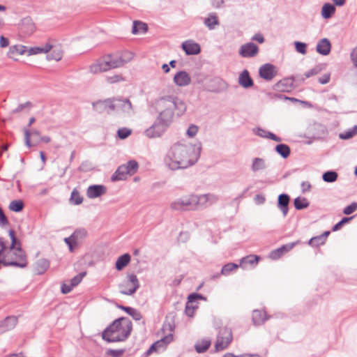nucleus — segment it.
<instances>
[{
  "label": "nucleus",
  "instance_id": "nucleus-42",
  "mask_svg": "<svg viewBox=\"0 0 357 357\" xmlns=\"http://www.w3.org/2000/svg\"><path fill=\"white\" fill-rule=\"evenodd\" d=\"M134 53L129 51H124L119 53L120 59L121 61L122 66H125L126 63L131 61L134 58Z\"/></svg>",
  "mask_w": 357,
  "mask_h": 357
},
{
  "label": "nucleus",
  "instance_id": "nucleus-6",
  "mask_svg": "<svg viewBox=\"0 0 357 357\" xmlns=\"http://www.w3.org/2000/svg\"><path fill=\"white\" fill-rule=\"evenodd\" d=\"M139 281L134 273L128 274L126 278L119 284L120 293L131 296L139 288Z\"/></svg>",
  "mask_w": 357,
  "mask_h": 357
},
{
  "label": "nucleus",
  "instance_id": "nucleus-12",
  "mask_svg": "<svg viewBox=\"0 0 357 357\" xmlns=\"http://www.w3.org/2000/svg\"><path fill=\"white\" fill-rule=\"evenodd\" d=\"M211 84L207 91L213 93H220L228 88L227 83L220 77H213L210 80Z\"/></svg>",
  "mask_w": 357,
  "mask_h": 357
},
{
  "label": "nucleus",
  "instance_id": "nucleus-50",
  "mask_svg": "<svg viewBox=\"0 0 357 357\" xmlns=\"http://www.w3.org/2000/svg\"><path fill=\"white\" fill-rule=\"evenodd\" d=\"M198 307L197 305H194L193 303H189V300L185 305V312L187 316L192 317L195 310Z\"/></svg>",
  "mask_w": 357,
  "mask_h": 357
},
{
  "label": "nucleus",
  "instance_id": "nucleus-5",
  "mask_svg": "<svg viewBox=\"0 0 357 357\" xmlns=\"http://www.w3.org/2000/svg\"><path fill=\"white\" fill-rule=\"evenodd\" d=\"M8 234L11 239V245L3 257L6 261V266L26 267L27 266L26 255L21 248L20 243L17 241L15 231L10 229Z\"/></svg>",
  "mask_w": 357,
  "mask_h": 357
},
{
  "label": "nucleus",
  "instance_id": "nucleus-63",
  "mask_svg": "<svg viewBox=\"0 0 357 357\" xmlns=\"http://www.w3.org/2000/svg\"><path fill=\"white\" fill-rule=\"evenodd\" d=\"M74 287L70 284V282H68V281L67 282H65L63 283L62 285H61V292L63 294H68L69 292H70L72 291V289H73Z\"/></svg>",
  "mask_w": 357,
  "mask_h": 357
},
{
  "label": "nucleus",
  "instance_id": "nucleus-16",
  "mask_svg": "<svg viewBox=\"0 0 357 357\" xmlns=\"http://www.w3.org/2000/svg\"><path fill=\"white\" fill-rule=\"evenodd\" d=\"M268 167L266 160L263 158L256 157L252 159L250 170L253 173L264 171Z\"/></svg>",
  "mask_w": 357,
  "mask_h": 357
},
{
  "label": "nucleus",
  "instance_id": "nucleus-45",
  "mask_svg": "<svg viewBox=\"0 0 357 357\" xmlns=\"http://www.w3.org/2000/svg\"><path fill=\"white\" fill-rule=\"evenodd\" d=\"M107 55L109 57V60L112 62V65H113L114 68L123 67L120 59L119 53L109 54Z\"/></svg>",
  "mask_w": 357,
  "mask_h": 357
},
{
  "label": "nucleus",
  "instance_id": "nucleus-64",
  "mask_svg": "<svg viewBox=\"0 0 357 357\" xmlns=\"http://www.w3.org/2000/svg\"><path fill=\"white\" fill-rule=\"evenodd\" d=\"M351 59L355 67L357 68V47L352 50L351 53Z\"/></svg>",
  "mask_w": 357,
  "mask_h": 357
},
{
  "label": "nucleus",
  "instance_id": "nucleus-41",
  "mask_svg": "<svg viewBox=\"0 0 357 357\" xmlns=\"http://www.w3.org/2000/svg\"><path fill=\"white\" fill-rule=\"evenodd\" d=\"M211 342L208 340H203L195 344V348L197 353L201 354L205 352L210 347Z\"/></svg>",
  "mask_w": 357,
  "mask_h": 357
},
{
  "label": "nucleus",
  "instance_id": "nucleus-60",
  "mask_svg": "<svg viewBox=\"0 0 357 357\" xmlns=\"http://www.w3.org/2000/svg\"><path fill=\"white\" fill-rule=\"evenodd\" d=\"M125 352L124 349H109L107 351V354L112 357H120Z\"/></svg>",
  "mask_w": 357,
  "mask_h": 357
},
{
  "label": "nucleus",
  "instance_id": "nucleus-2",
  "mask_svg": "<svg viewBox=\"0 0 357 357\" xmlns=\"http://www.w3.org/2000/svg\"><path fill=\"white\" fill-rule=\"evenodd\" d=\"M201 150V144L176 142L167 151L164 165L172 171L187 169L197 163Z\"/></svg>",
  "mask_w": 357,
  "mask_h": 357
},
{
  "label": "nucleus",
  "instance_id": "nucleus-28",
  "mask_svg": "<svg viewBox=\"0 0 357 357\" xmlns=\"http://www.w3.org/2000/svg\"><path fill=\"white\" fill-rule=\"evenodd\" d=\"M252 131L255 135L263 138L271 139L275 142H281L282 140L280 137L276 136L275 134L261 128H254Z\"/></svg>",
  "mask_w": 357,
  "mask_h": 357
},
{
  "label": "nucleus",
  "instance_id": "nucleus-24",
  "mask_svg": "<svg viewBox=\"0 0 357 357\" xmlns=\"http://www.w3.org/2000/svg\"><path fill=\"white\" fill-rule=\"evenodd\" d=\"M296 244V243H291L287 245H284L280 248L273 250L270 253V258H271L272 259H279L284 252H287L289 250H291Z\"/></svg>",
  "mask_w": 357,
  "mask_h": 357
},
{
  "label": "nucleus",
  "instance_id": "nucleus-47",
  "mask_svg": "<svg viewBox=\"0 0 357 357\" xmlns=\"http://www.w3.org/2000/svg\"><path fill=\"white\" fill-rule=\"evenodd\" d=\"M24 208V203L22 200H13L9 204V209L14 212H20Z\"/></svg>",
  "mask_w": 357,
  "mask_h": 357
},
{
  "label": "nucleus",
  "instance_id": "nucleus-18",
  "mask_svg": "<svg viewBox=\"0 0 357 357\" xmlns=\"http://www.w3.org/2000/svg\"><path fill=\"white\" fill-rule=\"evenodd\" d=\"M294 79L293 77H287L279 81L275 86V89L279 91L289 92L294 88Z\"/></svg>",
  "mask_w": 357,
  "mask_h": 357
},
{
  "label": "nucleus",
  "instance_id": "nucleus-14",
  "mask_svg": "<svg viewBox=\"0 0 357 357\" xmlns=\"http://www.w3.org/2000/svg\"><path fill=\"white\" fill-rule=\"evenodd\" d=\"M107 188L102 185H92L86 190V196L90 199H95L105 195Z\"/></svg>",
  "mask_w": 357,
  "mask_h": 357
},
{
  "label": "nucleus",
  "instance_id": "nucleus-25",
  "mask_svg": "<svg viewBox=\"0 0 357 357\" xmlns=\"http://www.w3.org/2000/svg\"><path fill=\"white\" fill-rule=\"evenodd\" d=\"M17 323L16 317H8L0 324V332L10 331L15 327Z\"/></svg>",
  "mask_w": 357,
  "mask_h": 357
},
{
  "label": "nucleus",
  "instance_id": "nucleus-49",
  "mask_svg": "<svg viewBox=\"0 0 357 357\" xmlns=\"http://www.w3.org/2000/svg\"><path fill=\"white\" fill-rule=\"evenodd\" d=\"M37 270L38 271V273H43L44 271H45L49 266H50V264H49V261L45 259H39L38 261H37Z\"/></svg>",
  "mask_w": 357,
  "mask_h": 357
},
{
  "label": "nucleus",
  "instance_id": "nucleus-56",
  "mask_svg": "<svg viewBox=\"0 0 357 357\" xmlns=\"http://www.w3.org/2000/svg\"><path fill=\"white\" fill-rule=\"evenodd\" d=\"M86 275V272H82L79 273L78 275H75L74 278H73L68 282L70 283V284L75 287L77 285H78L81 281L82 280L83 278Z\"/></svg>",
  "mask_w": 357,
  "mask_h": 357
},
{
  "label": "nucleus",
  "instance_id": "nucleus-15",
  "mask_svg": "<svg viewBox=\"0 0 357 357\" xmlns=\"http://www.w3.org/2000/svg\"><path fill=\"white\" fill-rule=\"evenodd\" d=\"M182 48L187 55L198 54L201 51L199 45L191 40L184 41Z\"/></svg>",
  "mask_w": 357,
  "mask_h": 357
},
{
  "label": "nucleus",
  "instance_id": "nucleus-31",
  "mask_svg": "<svg viewBox=\"0 0 357 357\" xmlns=\"http://www.w3.org/2000/svg\"><path fill=\"white\" fill-rule=\"evenodd\" d=\"M268 319L265 312L255 310L252 312V321L255 325H261Z\"/></svg>",
  "mask_w": 357,
  "mask_h": 357
},
{
  "label": "nucleus",
  "instance_id": "nucleus-13",
  "mask_svg": "<svg viewBox=\"0 0 357 357\" xmlns=\"http://www.w3.org/2000/svg\"><path fill=\"white\" fill-rule=\"evenodd\" d=\"M259 75L266 80H271L276 75L275 67L270 63H266L259 68Z\"/></svg>",
  "mask_w": 357,
  "mask_h": 357
},
{
  "label": "nucleus",
  "instance_id": "nucleus-57",
  "mask_svg": "<svg viewBox=\"0 0 357 357\" xmlns=\"http://www.w3.org/2000/svg\"><path fill=\"white\" fill-rule=\"evenodd\" d=\"M47 58L49 60H55L58 61L62 58V52L59 50H54L52 53L47 56Z\"/></svg>",
  "mask_w": 357,
  "mask_h": 357
},
{
  "label": "nucleus",
  "instance_id": "nucleus-11",
  "mask_svg": "<svg viewBox=\"0 0 357 357\" xmlns=\"http://www.w3.org/2000/svg\"><path fill=\"white\" fill-rule=\"evenodd\" d=\"M259 53V47L255 43L250 42L242 45L238 50V54L243 58H252Z\"/></svg>",
  "mask_w": 357,
  "mask_h": 357
},
{
  "label": "nucleus",
  "instance_id": "nucleus-19",
  "mask_svg": "<svg viewBox=\"0 0 357 357\" xmlns=\"http://www.w3.org/2000/svg\"><path fill=\"white\" fill-rule=\"evenodd\" d=\"M89 70L93 74H98L108 71L104 56L100 58L95 63L91 64L89 67Z\"/></svg>",
  "mask_w": 357,
  "mask_h": 357
},
{
  "label": "nucleus",
  "instance_id": "nucleus-39",
  "mask_svg": "<svg viewBox=\"0 0 357 357\" xmlns=\"http://www.w3.org/2000/svg\"><path fill=\"white\" fill-rule=\"evenodd\" d=\"M276 152L283 158H287L290 154V149L289 146L284 144H280L275 146Z\"/></svg>",
  "mask_w": 357,
  "mask_h": 357
},
{
  "label": "nucleus",
  "instance_id": "nucleus-61",
  "mask_svg": "<svg viewBox=\"0 0 357 357\" xmlns=\"http://www.w3.org/2000/svg\"><path fill=\"white\" fill-rule=\"evenodd\" d=\"M197 132L198 127L195 125L192 124L188 127L186 133L188 136H189L190 137H193L197 135Z\"/></svg>",
  "mask_w": 357,
  "mask_h": 357
},
{
  "label": "nucleus",
  "instance_id": "nucleus-22",
  "mask_svg": "<svg viewBox=\"0 0 357 357\" xmlns=\"http://www.w3.org/2000/svg\"><path fill=\"white\" fill-rule=\"evenodd\" d=\"M290 197L287 194H281L278 196V207L282 211L284 217H286L289 211Z\"/></svg>",
  "mask_w": 357,
  "mask_h": 357
},
{
  "label": "nucleus",
  "instance_id": "nucleus-23",
  "mask_svg": "<svg viewBox=\"0 0 357 357\" xmlns=\"http://www.w3.org/2000/svg\"><path fill=\"white\" fill-rule=\"evenodd\" d=\"M238 84L245 89H248L253 86V80L250 77L249 72L247 70H243L239 75Z\"/></svg>",
  "mask_w": 357,
  "mask_h": 357
},
{
  "label": "nucleus",
  "instance_id": "nucleus-52",
  "mask_svg": "<svg viewBox=\"0 0 357 357\" xmlns=\"http://www.w3.org/2000/svg\"><path fill=\"white\" fill-rule=\"evenodd\" d=\"M106 80L109 84H114L120 82H124L125 78L121 74H116L112 76H107Z\"/></svg>",
  "mask_w": 357,
  "mask_h": 357
},
{
  "label": "nucleus",
  "instance_id": "nucleus-44",
  "mask_svg": "<svg viewBox=\"0 0 357 357\" xmlns=\"http://www.w3.org/2000/svg\"><path fill=\"white\" fill-rule=\"evenodd\" d=\"M337 174L334 171H328L323 174L322 178L325 182L333 183L337 179Z\"/></svg>",
  "mask_w": 357,
  "mask_h": 357
},
{
  "label": "nucleus",
  "instance_id": "nucleus-4",
  "mask_svg": "<svg viewBox=\"0 0 357 357\" xmlns=\"http://www.w3.org/2000/svg\"><path fill=\"white\" fill-rule=\"evenodd\" d=\"M132 329L131 321L127 317H121L105 329L102 337L108 342L124 341L130 335Z\"/></svg>",
  "mask_w": 357,
  "mask_h": 357
},
{
  "label": "nucleus",
  "instance_id": "nucleus-9",
  "mask_svg": "<svg viewBox=\"0 0 357 357\" xmlns=\"http://www.w3.org/2000/svg\"><path fill=\"white\" fill-rule=\"evenodd\" d=\"M24 142L27 147L30 148L40 143V133L38 130H30L24 128Z\"/></svg>",
  "mask_w": 357,
  "mask_h": 357
},
{
  "label": "nucleus",
  "instance_id": "nucleus-43",
  "mask_svg": "<svg viewBox=\"0 0 357 357\" xmlns=\"http://www.w3.org/2000/svg\"><path fill=\"white\" fill-rule=\"evenodd\" d=\"M357 134V126H354L351 129L341 132L339 137L342 139H349Z\"/></svg>",
  "mask_w": 357,
  "mask_h": 357
},
{
  "label": "nucleus",
  "instance_id": "nucleus-46",
  "mask_svg": "<svg viewBox=\"0 0 357 357\" xmlns=\"http://www.w3.org/2000/svg\"><path fill=\"white\" fill-rule=\"evenodd\" d=\"M70 202L75 205H79L82 203L83 197L76 189L72 191Z\"/></svg>",
  "mask_w": 357,
  "mask_h": 357
},
{
  "label": "nucleus",
  "instance_id": "nucleus-29",
  "mask_svg": "<svg viewBox=\"0 0 357 357\" xmlns=\"http://www.w3.org/2000/svg\"><path fill=\"white\" fill-rule=\"evenodd\" d=\"M335 10L336 8L335 5L330 3H326L321 8V16L324 19H329L334 15Z\"/></svg>",
  "mask_w": 357,
  "mask_h": 357
},
{
  "label": "nucleus",
  "instance_id": "nucleus-62",
  "mask_svg": "<svg viewBox=\"0 0 357 357\" xmlns=\"http://www.w3.org/2000/svg\"><path fill=\"white\" fill-rule=\"evenodd\" d=\"M197 299H202L204 301L206 300V298L204 296H202L201 294H190L188 297V300H189V303H194Z\"/></svg>",
  "mask_w": 357,
  "mask_h": 357
},
{
  "label": "nucleus",
  "instance_id": "nucleus-10",
  "mask_svg": "<svg viewBox=\"0 0 357 357\" xmlns=\"http://www.w3.org/2000/svg\"><path fill=\"white\" fill-rule=\"evenodd\" d=\"M93 109L98 113H110L114 112V98L98 100L93 102Z\"/></svg>",
  "mask_w": 357,
  "mask_h": 357
},
{
  "label": "nucleus",
  "instance_id": "nucleus-7",
  "mask_svg": "<svg viewBox=\"0 0 357 357\" xmlns=\"http://www.w3.org/2000/svg\"><path fill=\"white\" fill-rule=\"evenodd\" d=\"M232 340V333L229 328H222L217 337L215 344L217 351H222L226 349Z\"/></svg>",
  "mask_w": 357,
  "mask_h": 357
},
{
  "label": "nucleus",
  "instance_id": "nucleus-3",
  "mask_svg": "<svg viewBox=\"0 0 357 357\" xmlns=\"http://www.w3.org/2000/svg\"><path fill=\"white\" fill-rule=\"evenodd\" d=\"M217 201V196L212 194L185 195L172 202L170 208L174 211L196 210L201 206L211 205Z\"/></svg>",
  "mask_w": 357,
  "mask_h": 357
},
{
  "label": "nucleus",
  "instance_id": "nucleus-36",
  "mask_svg": "<svg viewBox=\"0 0 357 357\" xmlns=\"http://www.w3.org/2000/svg\"><path fill=\"white\" fill-rule=\"evenodd\" d=\"M204 24L211 30L214 29L216 25L219 24V21L215 13H210L208 16L205 18Z\"/></svg>",
  "mask_w": 357,
  "mask_h": 357
},
{
  "label": "nucleus",
  "instance_id": "nucleus-33",
  "mask_svg": "<svg viewBox=\"0 0 357 357\" xmlns=\"http://www.w3.org/2000/svg\"><path fill=\"white\" fill-rule=\"evenodd\" d=\"M52 49V45L47 43L43 47H33L28 50V55H34L41 53H47Z\"/></svg>",
  "mask_w": 357,
  "mask_h": 357
},
{
  "label": "nucleus",
  "instance_id": "nucleus-26",
  "mask_svg": "<svg viewBox=\"0 0 357 357\" xmlns=\"http://www.w3.org/2000/svg\"><path fill=\"white\" fill-rule=\"evenodd\" d=\"M259 257L257 255H248L241 259L240 262V266L244 269L250 267H255L259 261Z\"/></svg>",
  "mask_w": 357,
  "mask_h": 357
},
{
  "label": "nucleus",
  "instance_id": "nucleus-59",
  "mask_svg": "<svg viewBox=\"0 0 357 357\" xmlns=\"http://www.w3.org/2000/svg\"><path fill=\"white\" fill-rule=\"evenodd\" d=\"M357 209V204L355 202L351 203L350 205L346 206L344 210L343 213L345 215H350L353 213L354 211H356Z\"/></svg>",
  "mask_w": 357,
  "mask_h": 357
},
{
  "label": "nucleus",
  "instance_id": "nucleus-21",
  "mask_svg": "<svg viewBox=\"0 0 357 357\" xmlns=\"http://www.w3.org/2000/svg\"><path fill=\"white\" fill-rule=\"evenodd\" d=\"M331 50V43L328 38L321 39L317 44L316 51L321 55H328Z\"/></svg>",
  "mask_w": 357,
  "mask_h": 357
},
{
  "label": "nucleus",
  "instance_id": "nucleus-54",
  "mask_svg": "<svg viewBox=\"0 0 357 357\" xmlns=\"http://www.w3.org/2000/svg\"><path fill=\"white\" fill-rule=\"evenodd\" d=\"M322 67L321 65H317L314 66L313 68L305 73L304 75L305 78H309L314 75L319 74L322 70Z\"/></svg>",
  "mask_w": 357,
  "mask_h": 357
},
{
  "label": "nucleus",
  "instance_id": "nucleus-35",
  "mask_svg": "<svg viewBox=\"0 0 357 357\" xmlns=\"http://www.w3.org/2000/svg\"><path fill=\"white\" fill-rule=\"evenodd\" d=\"M86 231L84 229H80L75 231L72 234L73 241L75 246L79 245L82 241L86 237Z\"/></svg>",
  "mask_w": 357,
  "mask_h": 357
},
{
  "label": "nucleus",
  "instance_id": "nucleus-51",
  "mask_svg": "<svg viewBox=\"0 0 357 357\" xmlns=\"http://www.w3.org/2000/svg\"><path fill=\"white\" fill-rule=\"evenodd\" d=\"M124 165L126 167H128V170H129L130 176L133 175L137 171L138 163L135 160H130Z\"/></svg>",
  "mask_w": 357,
  "mask_h": 357
},
{
  "label": "nucleus",
  "instance_id": "nucleus-34",
  "mask_svg": "<svg viewBox=\"0 0 357 357\" xmlns=\"http://www.w3.org/2000/svg\"><path fill=\"white\" fill-rule=\"evenodd\" d=\"M130 261V255L128 253H126L121 256H120L115 264V267L118 271H121L123 268H125Z\"/></svg>",
  "mask_w": 357,
  "mask_h": 357
},
{
  "label": "nucleus",
  "instance_id": "nucleus-17",
  "mask_svg": "<svg viewBox=\"0 0 357 357\" xmlns=\"http://www.w3.org/2000/svg\"><path fill=\"white\" fill-rule=\"evenodd\" d=\"M174 83L178 86H185L190 84L191 78L185 71H179L174 77Z\"/></svg>",
  "mask_w": 357,
  "mask_h": 357
},
{
  "label": "nucleus",
  "instance_id": "nucleus-37",
  "mask_svg": "<svg viewBox=\"0 0 357 357\" xmlns=\"http://www.w3.org/2000/svg\"><path fill=\"white\" fill-rule=\"evenodd\" d=\"M26 47L24 45H13L10 47L8 56L13 58L15 54L22 55L26 52Z\"/></svg>",
  "mask_w": 357,
  "mask_h": 357
},
{
  "label": "nucleus",
  "instance_id": "nucleus-58",
  "mask_svg": "<svg viewBox=\"0 0 357 357\" xmlns=\"http://www.w3.org/2000/svg\"><path fill=\"white\" fill-rule=\"evenodd\" d=\"M353 216L348 218H343L339 222L335 224L333 227V231H337L341 229L342 225L347 222H349L351 219H353Z\"/></svg>",
  "mask_w": 357,
  "mask_h": 357
},
{
  "label": "nucleus",
  "instance_id": "nucleus-30",
  "mask_svg": "<svg viewBox=\"0 0 357 357\" xmlns=\"http://www.w3.org/2000/svg\"><path fill=\"white\" fill-rule=\"evenodd\" d=\"M329 234L330 231H326L324 232L321 235L314 236L310 238L308 243L309 245L313 247H317L320 245H323L325 243L326 239Z\"/></svg>",
  "mask_w": 357,
  "mask_h": 357
},
{
  "label": "nucleus",
  "instance_id": "nucleus-20",
  "mask_svg": "<svg viewBox=\"0 0 357 357\" xmlns=\"http://www.w3.org/2000/svg\"><path fill=\"white\" fill-rule=\"evenodd\" d=\"M89 70L93 74H98L108 71L104 56L100 58L95 63L91 64L89 67Z\"/></svg>",
  "mask_w": 357,
  "mask_h": 357
},
{
  "label": "nucleus",
  "instance_id": "nucleus-38",
  "mask_svg": "<svg viewBox=\"0 0 357 357\" xmlns=\"http://www.w3.org/2000/svg\"><path fill=\"white\" fill-rule=\"evenodd\" d=\"M173 340V335L169 334L160 340L156 341L155 343H158L157 344V349L159 351L160 349L164 350L167 345L169 344Z\"/></svg>",
  "mask_w": 357,
  "mask_h": 357
},
{
  "label": "nucleus",
  "instance_id": "nucleus-1",
  "mask_svg": "<svg viewBox=\"0 0 357 357\" xmlns=\"http://www.w3.org/2000/svg\"><path fill=\"white\" fill-rule=\"evenodd\" d=\"M151 107L158 113L153 123L144 131L149 139L160 137L174 121V112L182 116L186 111L185 103L170 95L159 96L151 102Z\"/></svg>",
  "mask_w": 357,
  "mask_h": 357
},
{
  "label": "nucleus",
  "instance_id": "nucleus-40",
  "mask_svg": "<svg viewBox=\"0 0 357 357\" xmlns=\"http://www.w3.org/2000/svg\"><path fill=\"white\" fill-rule=\"evenodd\" d=\"M294 204L297 210H302L309 206L310 203L305 197H296L294 199Z\"/></svg>",
  "mask_w": 357,
  "mask_h": 357
},
{
  "label": "nucleus",
  "instance_id": "nucleus-55",
  "mask_svg": "<svg viewBox=\"0 0 357 357\" xmlns=\"http://www.w3.org/2000/svg\"><path fill=\"white\" fill-rule=\"evenodd\" d=\"M294 45L296 52L298 53L303 55L307 53V45L305 43L296 41Z\"/></svg>",
  "mask_w": 357,
  "mask_h": 357
},
{
  "label": "nucleus",
  "instance_id": "nucleus-48",
  "mask_svg": "<svg viewBox=\"0 0 357 357\" xmlns=\"http://www.w3.org/2000/svg\"><path fill=\"white\" fill-rule=\"evenodd\" d=\"M238 268V265L234 263L225 264L221 270V273L225 275H229L231 271Z\"/></svg>",
  "mask_w": 357,
  "mask_h": 357
},
{
  "label": "nucleus",
  "instance_id": "nucleus-32",
  "mask_svg": "<svg viewBox=\"0 0 357 357\" xmlns=\"http://www.w3.org/2000/svg\"><path fill=\"white\" fill-rule=\"evenodd\" d=\"M148 26L146 23L139 21H134L132 28V33L135 35L143 34L147 31Z\"/></svg>",
  "mask_w": 357,
  "mask_h": 357
},
{
  "label": "nucleus",
  "instance_id": "nucleus-53",
  "mask_svg": "<svg viewBox=\"0 0 357 357\" xmlns=\"http://www.w3.org/2000/svg\"><path fill=\"white\" fill-rule=\"evenodd\" d=\"M132 133L131 129L128 128H119L117 131L118 137L121 139H125L128 137Z\"/></svg>",
  "mask_w": 357,
  "mask_h": 357
},
{
  "label": "nucleus",
  "instance_id": "nucleus-27",
  "mask_svg": "<svg viewBox=\"0 0 357 357\" xmlns=\"http://www.w3.org/2000/svg\"><path fill=\"white\" fill-rule=\"evenodd\" d=\"M130 176L129 170H128V167H126L124 165H122L118 167L115 173L112 176V181H123L126 179L127 176Z\"/></svg>",
  "mask_w": 357,
  "mask_h": 357
},
{
  "label": "nucleus",
  "instance_id": "nucleus-8",
  "mask_svg": "<svg viewBox=\"0 0 357 357\" xmlns=\"http://www.w3.org/2000/svg\"><path fill=\"white\" fill-rule=\"evenodd\" d=\"M114 111L124 113L128 116L135 113L131 102L127 98H114Z\"/></svg>",
  "mask_w": 357,
  "mask_h": 357
}]
</instances>
